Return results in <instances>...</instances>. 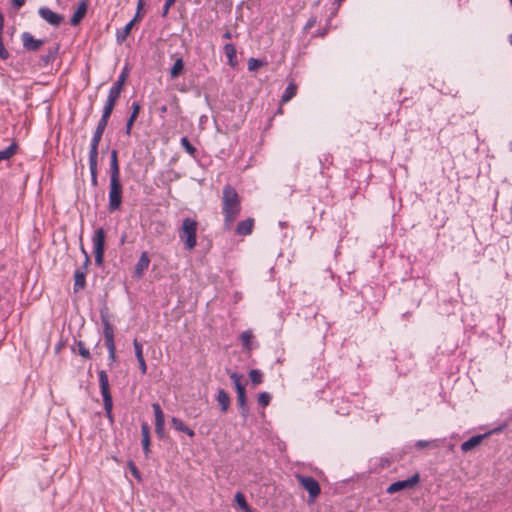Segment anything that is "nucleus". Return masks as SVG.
<instances>
[{
	"label": "nucleus",
	"mask_w": 512,
	"mask_h": 512,
	"mask_svg": "<svg viewBox=\"0 0 512 512\" xmlns=\"http://www.w3.org/2000/svg\"><path fill=\"white\" fill-rule=\"evenodd\" d=\"M181 146L185 149V151L191 155L192 157H195L196 148L190 143L187 137L181 138Z\"/></svg>",
	"instance_id": "obj_36"
},
{
	"label": "nucleus",
	"mask_w": 512,
	"mask_h": 512,
	"mask_svg": "<svg viewBox=\"0 0 512 512\" xmlns=\"http://www.w3.org/2000/svg\"><path fill=\"white\" fill-rule=\"evenodd\" d=\"M485 437H486V434L472 436L467 441H465L461 444V450L463 452H468V451L472 450L476 446L480 445Z\"/></svg>",
	"instance_id": "obj_21"
},
{
	"label": "nucleus",
	"mask_w": 512,
	"mask_h": 512,
	"mask_svg": "<svg viewBox=\"0 0 512 512\" xmlns=\"http://www.w3.org/2000/svg\"><path fill=\"white\" fill-rule=\"evenodd\" d=\"M110 179H120V168L118 163V152L113 149L110 159Z\"/></svg>",
	"instance_id": "obj_20"
},
{
	"label": "nucleus",
	"mask_w": 512,
	"mask_h": 512,
	"mask_svg": "<svg viewBox=\"0 0 512 512\" xmlns=\"http://www.w3.org/2000/svg\"><path fill=\"white\" fill-rule=\"evenodd\" d=\"M235 501L244 512H253L248 505L245 496L241 492L235 494Z\"/></svg>",
	"instance_id": "obj_32"
},
{
	"label": "nucleus",
	"mask_w": 512,
	"mask_h": 512,
	"mask_svg": "<svg viewBox=\"0 0 512 512\" xmlns=\"http://www.w3.org/2000/svg\"><path fill=\"white\" fill-rule=\"evenodd\" d=\"M296 92L297 85L294 82H290L281 96V103L290 101L296 95Z\"/></svg>",
	"instance_id": "obj_27"
},
{
	"label": "nucleus",
	"mask_w": 512,
	"mask_h": 512,
	"mask_svg": "<svg viewBox=\"0 0 512 512\" xmlns=\"http://www.w3.org/2000/svg\"><path fill=\"white\" fill-rule=\"evenodd\" d=\"M166 110H167V109H166V106H163V107L161 108V111H162V112H166Z\"/></svg>",
	"instance_id": "obj_56"
},
{
	"label": "nucleus",
	"mask_w": 512,
	"mask_h": 512,
	"mask_svg": "<svg viewBox=\"0 0 512 512\" xmlns=\"http://www.w3.org/2000/svg\"><path fill=\"white\" fill-rule=\"evenodd\" d=\"M39 16L54 27H59L63 21V16L52 11L48 7H40L38 10Z\"/></svg>",
	"instance_id": "obj_10"
},
{
	"label": "nucleus",
	"mask_w": 512,
	"mask_h": 512,
	"mask_svg": "<svg viewBox=\"0 0 512 512\" xmlns=\"http://www.w3.org/2000/svg\"><path fill=\"white\" fill-rule=\"evenodd\" d=\"M508 41H509V43L512 45V34H510V35L508 36Z\"/></svg>",
	"instance_id": "obj_55"
},
{
	"label": "nucleus",
	"mask_w": 512,
	"mask_h": 512,
	"mask_svg": "<svg viewBox=\"0 0 512 512\" xmlns=\"http://www.w3.org/2000/svg\"><path fill=\"white\" fill-rule=\"evenodd\" d=\"M317 22V19L316 17H311L305 24L304 26V31H308L310 30L312 27H314V25L316 24Z\"/></svg>",
	"instance_id": "obj_49"
},
{
	"label": "nucleus",
	"mask_w": 512,
	"mask_h": 512,
	"mask_svg": "<svg viewBox=\"0 0 512 512\" xmlns=\"http://www.w3.org/2000/svg\"><path fill=\"white\" fill-rule=\"evenodd\" d=\"M119 97H120V94L112 92V91L109 90L108 96H107V100H106V104L115 107V104H116L117 100L119 99Z\"/></svg>",
	"instance_id": "obj_41"
},
{
	"label": "nucleus",
	"mask_w": 512,
	"mask_h": 512,
	"mask_svg": "<svg viewBox=\"0 0 512 512\" xmlns=\"http://www.w3.org/2000/svg\"><path fill=\"white\" fill-rule=\"evenodd\" d=\"M23 47L28 51H37L44 43V39H35L29 32H24L21 35Z\"/></svg>",
	"instance_id": "obj_13"
},
{
	"label": "nucleus",
	"mask_w": 512,
	"mask_h": 512,
	"mask_svg": "<svg viewBox=\"0 0 512 512\" xmlns=\"http://www.w3.org/2000/svg\"><path fill=\"white\" fill-rule=\"evenodd\" d=\"M510 150L512 151V141L509 143Z\"/></svg>",
	"instance_id": "obj_58"
},
{
	"label": "nucleus",
	"mask_w": 512,
	"mask_h": 512,
	"mask_svg": "<svg viewBox=\"0 0 512 512\" xmlns=\"http://www.w3.org/2000/svg\"><path fill=\"white\" fill-rule=\"evenodd\" d=\"M108 122H103V120H99L94 131L93 137L90 142V151L89 156H97L98 157V147L99 143L102 139L103 133L106 129Z\"/></svg>",
	"instance_id": "obj_9"
},
{
	"label": "nucleus",
	"mask_w": 512,
	"mask_h": 512,
	"mask_svg": "<svg viewBox=\"0 0 512 512\" xmlns=\"http://www.w3.org/2000/svg\"><path fill=\"white\" fill-rule=\"evenodd\" d=\"M224 53L227 57V63L230 67L234 68L237 66V56H236V48L233 44L228 43L224 45Z\"/></svg>",
	"instance_id": "obj_22"
},
{
	"label": "nucleus",
	"mask_w": 512,
	"mask_h": 512,
	"mask_svg": "<svg viewBox=\"0 0 512 512\" xmlns=\"http://www.w3.org/2000/svg\"><path fill=\"white\" fill-rule=\"evenodd\" d=\"M153 412L155 415V432L159 438L164 437V426H165V417L164 413L161 409L160 404L153 403L152 404Z\"/></svg>",
	"instance_id": "obj_12"
},
{
	"label": "nucleus",
	"mask_w": 512,
	"mask_h": 512,
	"mask_svg": "<svg viewBox=\"0 0 512 512\" xmlns=\"http://www.w3.org/2000/svg\"><path fill=\"white\" fill-rule=\"evenodd\" d=\"M257 401L261 407H266L271 401V395L268 392H261L258 395Z\"/></svg>",
	"instance_id": "obj_37"
},
{
	"label": "nucleus",
	"mask_w": 512,
	"mask_h": 512,
	"mask_svg": "<svg viewBox=\"0 0 512 512\" xmlns=\"http://www.w3.org/2000/svg\"><path fill=\"white\" fill-rule=\"evenodd\" d=\"M216 400L221 407V411L223 413L227 412L231 401L228 393L224 389L218 390Z\"/></svg>",
	"instance_id": "obj_25"
},
{
	"label": "nucleus",
	"mask_w": 512,
	"mask_h": 512,
	"mask_svg": "<svg viewBox=\"0 0 512 512\" xmlns=\"http://www.w3.org/2000/svg\"><path fill=\"white\" fill-rule=\"evenodd\" d=\"M184 72V62L182 58H177L170 69V77L172 79L177 78Z\"/></svg>",
	"instance_id": "obj_29"
},
{
	"label": "nucleus",
	"mask_w": 512,
	"mask_h": 512,
	"mask_svg": "<svg viewBox=\"0 0 512 512\" xmlns=\"http://www.w3.org/2000/svg\"><path fill=\"white\" fill-rule=\"evenodd\" d=\"M138 363H139V367H140V370L142 372V374H146L147 372V365H146V362L144 360V358H142V360H137Z\"/></svg>",
	"instance_id": "obj_50"
},
{
	"label": "nucleus",
	"mask_w": 512,
	"mask_h": 512,
	"mask_svg": "<svg viewBox=\"0 0 512 512\" xmlns=\"http://www.w3.org/2000/svg\"><path fill=\"white\" fill-rule=\"evenodd\" d=\"M141 444L146 457L150 454V427L146 422L141 424Z\"/></svg>",
	"instance_id": "obj_16"
},
{
	"label": "nucleus",
	"mask_w": 512,
	"mask_h": 512,
	"mask_svg": "<svg viewBox=\"0 0 512 512\" xmlns=\"http://www.w3.org/2000/svg\"><path fill=\"white\" fill-rule=\"evenodd\" d=\"M86 272L87 269H77L74 273V286L73 290L75 293L83 289L86 285Z\"/></svg>",
	"instance_id": "obj_18"
},
{
	"label": "nucleus",
	"mask_w": 512,
	"mask_h": 512,
	"mask_svg": "<svg viewBox=\"0 0 512 512\" xmlns=\"http://www.w3.org/2000/svg\"><path fill=\"white\" fill-rule=\"evenodd\" d=\"M145 5V0H138V3H137V11L138 12H141L143 7Z\"/></svg>",
	"instance_id": "obj_52"
},
{
	"label": "nucleus",
	"mask_w": 512,
	"mask_h": 512,
	"mask_svg": "<svg viewBox=\"0 0 512 512\" xmlns=\"http://www.w3.org/2000/svg\"><path fill=\"white\" fill-rule=\"evenodd\" d=\"M419 480H420L419 474L415 473L413 476H411L410 478H408L406 480L396 481V482L392 483L387 488L386 491L389 494H394L401 490L411 489L419 482Z\"/></svg>",
	"instance_id": "obj_8"
},
{
	"label": "nucleus",
	"mask_w": 512,
	"mask_h": 512,
	"mask_svg": "<svg viewBox=\"0 0 512 512\" xmlns=\"http://www.w3.org/2000/svg\"><path fill=\"white\" fill-rule=\"evenodd\" d=\"M440 443H439V440H430V441H427V440H418L416 443H415V447L417 449H423V448H437L439 447Z\"/></svg>",
	"instance_id": "obj_33"
},
{
	"label": "nucleus",
	"mask_w": 512,
	"mask_h": 512,
	"mask_svg": "<svg viewBox=\"0 0 512 512\" xmlns=\"http://www.w3.org/2000/svg\"><path fill=\"white\" fill-rule=\"evenodd\" d=\"M3 27H4V16L0 12V59L6 60L9 58L10 54H9L8 50L5 48L4 43H3V39H2Z\"/></svg>",
	"instance_id": "obj_28"
},
{
	"label": "nucleus",
	"mask_w": 512,
	"mask_h": 512,
	"mask_svg": "<svg viewBox=\"0 0 512 512\" xmlns=\"http://www.w3.org/2000/svg\"><path fill=\"white\" fill-rule=\"evenodd\" d=\"M26 0H12V4L15 8L19 9L24 6Z\"/></svg>",
	"instance_id": "obj_51"
},
{
	"label": "nucleus",
	"mask_w": 512,
	"mask_h": 512,
	"mask_svg": "<svg viewBox=\"0 0 512 512\" xmlns=\"http://www.w3.org/2000/svg\"><path fill=\"white\" fill-rule=\"evenodd\" d=\"M113 109H114L113 106L105 103L104 108H103V113H102L100 120H103V122H108L109 118L113 112Z\"/></svg>",
	"instance_id": "obj_40"
},
{
	"label": "nucleus",
	"mask_w": 512,
	"mask_h": 512,
	"mask_svg": "<svg viewBox=\"0 0 512 512\" xmlns=\"http://www.w3.org/2000/svg\"><path fill=\"white\" fill-rule=\"evenodd\" d=\"M99 377V386H100V392L103 397V403H107L108 405L112 401V396L110 393V387H109V379L106 371L100 370L98 372Z\"/></svg>",
	"instance_id": "obj_11"
},
{
	"label": "nucleus",
	"mask_w": 512,
	"mask_h": 512,
	"mask_svg": "<svg viewBox=\"0 0 512 512\" xmlns=\"http://www.w3.org/2000/svg\"><path fill=\"white\" fill-rule=\"evenodd\" d=\"M103 404H104L105 414H106L107 418L109 419V421L112 423L114 420L113 414H112L113 402H110L109 405L107 403H103Z\"/></svg>",
	"instance_id": "obj_43"
},
{
	"label": "nucleus",
	"mask_w": 512,
	"mask_h": 512,
	"mask_svg": "<svg viewBox=\"0 0 512 512\" xmlns=\"http://www.w3.org/2000/svg\"><path fill=\"white\" fill-rule=\"evenodd\" d=\"M261 61H259L258 59H255V58H250L249 61H248V69L250 71H253L255 69H257L259 66H261Z\"/></svg>",
	"instance_id": "obj_44"
},
{
	"label": "nucleus",
	"mask_w": 512,
	"mask_h": 512,
	"mask_svg": "<svg viewBox=\"0 0 512 512\" xmlns=\"http://www.w3.org/2000/svg\"><path fill=\"white\" fill-rule=\"evenodd\" d=\"M242 376L236 372L230 374L236 393H237V404L241 410V415L245 418L249 413V407L247 405V397L245 386L241 383Z\"/></svg>",
	"instance_id": "obj_4"
},
{
	"label": "nucleus",
	"mask_w": 512,
	"mask_h": 512,
	"mask_svg": "<svg viewBox=\"0 0 512 512\" xmlns=\"http://www.w3.org/2000/svg\"><path fill=\"white\" fill-rule=\"evenodd\" d=\"M253 227H254V219L249 217L245 220L240 221L237 224L235 233L240 236H247L252 233Z\"/></svg>",
	"instance_id": "obj_15"
},
{
	"label": "nucleus",
	"mask_w": 512,
	"mask_h": 512,
	"mask_svg": "<svg viewBox=\"0 0 512 512\" xmlns=\"http://www.w3.org/2000/svg\"><path fill=\"white\" fill-rule=\"evenodd\" d=\"M326 34V31H321V36H324Z\"/></svg>",
	"instance_id": "obj_57"
},
{
	"label": "nucleus",
	"mask_w": 512,
	"mask_h": 512,
	"mask_svg": "<svg viewBox=\"0 0 512 512\" xmlns=\"http://www.w3.org/2000/svg\"><path fill=\"white\" fill-rule=\"evenodd\" d=\"M509 1H510V3H511V6H512V0H509Z\"/></svg>",
	"instance_id": "obj_60"
},
{
	"label": "nucleus",
	"mask_w": 512,
	"mask_h": 512,
	"mask_svg": "<svg viewBox=\"0 0 512 512\" xmlns=\"http://www.w3.org/2000/svg\"><path fill=\"white\" fill-rule=\"evenodd\" d=\"M253 337V334L250 330H246L244 332L241 333L240 335V340L242 342V345L244 348L250 350L251 349V339Z\"/></svg>",
	"instance_id": "obj_35"
},
{
	"label": "nucleus",
	"mask_w": 512,
	"mask_h": 512,
	"mask_svg": "<svg viewBox=\"0 0 512 512\" xmlns=\"http://www.w3.org/2000/svg\"><path fill=\"white\" fill-rule=\"evenodd\" d=\"M249 378L254 386H257L263 382V373L258 369H252L249 372Z\"/></svg>",
	"instance_id": "obj_34"
},
{
	"label": "nucleus",
	"mask_w": 512,
	"mask_h": 512,
	"mask_svg": "<svg viewBox=\"0 0 512 512\" xmlns=\"http://www.w3.org/2000/svg\"><path fill=\"white\" fill-rule=\"evenodd\" d=\"M81 251H82V254H84V256H85L82 269H87V267H88V265L90 263V256L88 255V253L86 252V250L84 249L83 246H81Z\"/></svg>",
	"instance_id": "obj_48"
},
{
	"label": "nucleus",
	"mask_w": 512,
	"mask_h": 512,
	"mask_svg": "<svg viewBox=\"0 0 512 512\" xmlns=\"http://www.w3.org/2000/svg\"><path fill=\"white\" fill-rule=\"evenodd\" d=\"M134 23H135V19H132L122 29L117 30L116 41L118 44H122L127 39V37L129 36V34L133 28Z\"/></svg>",
	"instance_id": "obj_24"
},
{
	"label": "nucleus",
	"mask_w": 512,
	"mask_h": 512,
	"mask_svg": "<svg viewBox=\"0 0 512 512\" xmlns=\"http://www.w3.org/2000/svg\"><path fill=\"white\" fill-rule=\"evenodd\" d=\"M198 223L195 219L187 217L183 219L179 230V237L187 250H193L197 245Z\"/></svg>",
	"instance_id": "obj_2"
},
{
	"label": "nucleus",
	"mask_w": 512,
	"mask_h": 512,
	"mask_svg": "<svg viewBox=\"0 0 512 512\" xmlns=\"http://www.w3.org/2000/svg\"><path fill=\"white\" fill-rule=\"evenodd\" d=\"M128 74H129L128 68L124 67L123 70L121 71L120 75L118 76V79L116 80L115 83H113V85L111 86V88L109 90L112 92L121 94L123 87L125 85V82L127 81Z\"/></svg>",
	"instance_id": "obj_17"
},
{
	"label": "nucleus",
	"mask_w": 512,
	"mask_h": 512,
	"mask_svg": "<svg viewBox=\"0 0 512 512\" xmlns=\"http://www.w3.org/2000/svg\"><path fill=\"white\" fill-rule=\"evenodd\" d=\"M86 12H87L86 1H81L78 4L77 9L75 10V12L73 13V15L70 19V24L72 26L78 25L80 23V21L83 19V17L85 16Z\"/></svg>",
	"instance_id": "obj_19"
},
{
	"label": "nucleus",
	"mask_w": 512,
	"mask_h": 512,
	"mask_svg": "<svg viewBox=\"0 0 512 512\" xmlns=\"http://www.w3.org/2000/svg\"><path fill=\"white\" fill-rule=\"evenodd\" d=\"M58 49H59L58 46H56L55 48H51V49H49L47 55L42 57V60L44 61L45 64L52 62L56 58Z\"/></svg>",
	"instance_id": "obj_38"
},
{
	"label": "nucleus",
	"mask_w": 512,
	"mask_h": 512,
	"mask_svg": "<svg viewBox=\"0 0 512 512\" xmlns=\"http://www.w3.org/2000/svg\"><path fill=\"white\" fill-rule=\"evenodd\" d=\"M338 2H342L343 0H337Z\"/></svg>",
	"instance_id": "obj_59"
},
{
	"label": "nucleus",
	"mask_w": 512,
	"mask_h": 512,
	"mask_svg": "<svg viewBox=\"0 0 512 512\" xmlns=\"http://www.w3.org/2000/svg\"><path fill=\"white\" fill-rule=\"evenodd\" d=\"M89 169L91 174V185L98 186V157L89 156Z\"/></svg>",
	"instance_id": "obj_23"
},
{
	"label": "nucleus",
	"mask_w": 512,
	"mask_h": 512,
	"mask_svg": "<svg viewBox=\"0 0 512 512\" xmlns=\"http://www.w3.org/2000/svg\"><path fill=\"white\" fill-rule=\"evenodd\" d=\"M232 37V34L230 31H226L224 34H223V38L224 39H230Z\"/></svg>",
	"instance_id": "obj_53"
},
{
	"label": "nucleus",
	"mask_w": 512,
	"mask_h": 512,
	"mask_svg": "<svg viewBox=\"0 0 512 512\" xmlns=\"http://www.w3.org/2000/svg\"><path fill=\"white\" fill-rule=\"evenodd\" d=\"M133 346L137 360H142V358H144L142 344L137 339H134Z\"/></svg>",
	"instance_id": "obj_39"
},
{
	"label": "nucleus",
	"mask_w": 512,
	"mask_h": 512,
	"mask_svg": "<svg viewBox=\"0 0 512 512\" xmlns=\"http://www.w3.org/2000/svg\"><path fill=\"white\" fill-rule=\"evenodd\" d=\"M101 321L103 324V334L105 339V345L108 350V358L110 363L116 361V346L114 341V329L109 321L107 312L101 311Z\"/></svg>",
	"instance_id": "obj_3"
},
{
	"label": "nucleus",
	"mask_w": 512,
	"mask_h": 512,
	"mask_svg": "<svg viewBox=\"0 0 512 512\" xmlns=\"http://www.w3.org/2000/svg\"><path fill=\"white\" fill-rule=\"evenodd\" d=\"M122 203V185L120 179H110L109 187V211L113 212L120 208Z\"/></svg>",
	"instance_id": "obj_6"
},
{
	"label": "nucleus",
	"mask_w": 512,
	"mask_h": 512,
	"mask_svg": "<svg viewBox=\"0 0 512 512\" xmlns=\"http://www.w3.org/2000/svg\"><path fill=\"white\" fill-rule=\"evenodd\" d=\"M17 150V144L12 143L4 150H0V162L3 160L10 159L13 155H15Z\"/></svg>",
	"instance_id": "obj_31"
},
{
	"label": "nucleus",
	"mask_w": 512,
	"mask_h": 512,
	"mask_svg": "<svg viewBox=\"0 0 512 512\" xmlns=\"http://www.w3.org/2000/svg\"><path fill=\"white\" fill-rule=\"evenodd\" d=\"M140 112V105L138 102H133L132 103V113L130 115V118H133L136 120L138 114Z\"/></svg>",
	"instance_id": "obj_45"
},
{
	"label": "nucleus",
	"mask_w": 512,
	"mask_h": 512,
	"mask_svg": "<svg viewBox=\"0 0 512 512\" xmlns=\"http://www.w3.org/2000/svg\"><path fill=\"white\" fill-rule=\"evenodd\" d=\"M134 122H135V119L130 118V117L128 118L126 127H125V133L127 136H130Z\"/></svg>",
	"instance_id": "obj_47"
},
{
	"label": "nucleus",
	"mask_w": 512,
	"mask_h": 512,
	"mask_svg": "<svg viewBox=\"0 0 512 512\" xmlns=\"http://www.w3.org/2000/svg\"><path fill=\"white\" fill-rule=\"evenodd\" d=\"M171 423L175 430L183 432L186 435H188L189 437L194 436V431L192 429H190L188 426H186L181 419H179L177 417H173L171 419Z\"/></svg>",
	"instance_id": "obj_26"
},
{
	"label": "nucleus",
	"mask_w": 512,
	"mask_h": 512,
	"mask_svg": "<svg viewBox=\"0 0 512 512\" xmlns=\"http://www.w3.org/2000/svg\"><path fill=\"white\" fill-rule=\"evenodd\" d=\"M128 467H129V470L131 471L132 475L138 480V481H141V475H140V472L138 470V468L136 467V465L134 464L133 461H128Z\"/></svg>",
	"instance_id": "obj_42"
},
{
	"label": "nucleus",
	"mask_w": 512,
	"mask_h": 512,
	"mask_svg": "<svg viewBox=\"0 0 512 512\" xmlns=\"http://www.w3.org/2000/svg\"><path fill=\"white\" fill-rule=\"evenodd\" d=\"M92 241L95 255V264L100 267L103 265L105 252V231L103 228H98L95 231Z\"/></svg>",
	"instance_id": "obj_5"
},
{
	"label": "nucleus",
	"mask_w": 512,
	"mask_h": 512,
	"mask_svg": "<svg viewBox=\"0 0 512 512\" xmlns=\"http://www.w3.org/2000/svg\"><path fill=\"white\" fill-rule=\"evenodd\" d=\"M150 264V258L147 252H142L140 255V258L138 259L136 265H135V276L137 278H141L144 275L145 270L148 269Z\"/></svg>",
	"instance_id": "obj_14"
},
{
	"label": "nucleus",
	"mask_w": 512,
	"mask_h": 512,
	"mask_svg": "<svg viewBox=\"0 0 512 512\" xmlns=\"http://www.w3.org/2000/svg\"><path fill=\"white\" fill-rule=\"evenodd\" d=\"M175 1L176 0H166L165 1L163 11H162L163 17H165L168 14L170 7L174 5Z\"/></svg>",
	"instance_id": "obj_46"
},
{
	"label": "nucleus",
	"mask_w": 512,
	"mask_h": 512,
	"mask_svg": "<svg viewBox=\"0 0 512 512\" xmlns=\"http://www.w3.org/2000/svg\"><path fill=\"white\" fill-rule=\"evenodd\" d=\"M222 213L224 228L230 230L241 212V197L231 185H225L222 191Z\"/></svg>",
	"instance_id": "obj_1"
},
{
	"label": "nucleus",
	"mask_w": 512,
	"mask_h": 512,
	"mask_svg": "<svg viewBox=\"0 0 512 512\" xmlns=\"http://www.w3.org/2000/svg\"><path fill=\"white\" fill-rule=\"evenodd\" d=\"M142 16L143 15L141 14V12L136 11V14L133 19H135V22H136L138 19L142 18Z\"/></svg>",
	"instance_id": "obj_54"
},
{
	"label": "nucleus",
	"mask_w": 512,
	"mask_h": 512,
	"mask_svg": "<svg viewBox=\"0 0 512 512\" xmlns=\"http://www.w3.org/2000/svg\"><path fill=\"white\" fill-rule=\"evenodd\" d=\"M296 478L301 487L308 492L310 500L314 501L321 493L320 485L317 480L311 476L303 475H297Z\"/></svg>",
	"instance_id": "obj_7"
},
{
	"label": "nucleus",
	"mask_w": 512,
	"mask_h": 512,
	"mask_svg": "<svg viewBox=\"0 0 512 512\" xmlns=\"http://www.w3.org/2000/svg\"><path fill=\"white\" fill-rule=\"evenodd\" d=\"M72 350L73 352H78L83 358L87 360L91 359L90 351L85 347V344L82 341H75Z\"/></svg>",
	"instance_id": "obj_30"
}]
</instances>
